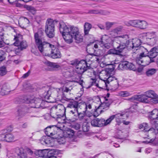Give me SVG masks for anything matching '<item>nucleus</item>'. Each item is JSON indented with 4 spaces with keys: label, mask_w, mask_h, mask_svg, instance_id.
<instances>
[{
    "label": "nucleus",
    "mask_w": 158,
    "mask_h": 158,
    "mask_svg": "<svg viewBox=\"0 0 158 158\" xmlns=\"http://www.w3.org/2000/svg\"><path fill=\"white\" fill-rule=\"evenodd\" d=\"M98 121V127H102L105 125V120L103 118H97Z\"/></svg>",
    "instance_id": "42"
},
{
    "label": "nucleus",
    "mask_w": 158,
    "mask_h": 158,
    "mask_svg": "<svg viewBox=\"0 0 158 158\" xmlns=\"http://www.w3.org/2000/svg\"><path fill=\"white\" fill-rule=\"evenodd\" d=\"M39 142L43 145L49 146H50L51 141L48 137L44 136L41 137L39 140Z\"/></svg>",
    "instance_id": "29"
},
{
    "label": "nucleus",
    "mask_w": 158,
    "mask_h": 158,
    "mask_svg": "<svg viewBox=\"0 0 158 158\" xmlns=\"http://www.w3.org/2000/svg\"><path fill=\"white\" fill-rule=\"evenodd\" d=\"M5 36H4V34L1 32H0V39L1 40H3V39H5Z\"/></svg>",
    "instance_id": "64"
},
{
    "label": "nucleus",
    "mask_w": 158,
    "mask_h": 158,
    "mask_svg": "<svg viewBox=\"0 0 158 158\" xmlns=\"http://www.w3.org/2000/svg\"><path fill=\"white\" fill-rule=\"evenodd\" d=\"M110 37V35H109L108 36L106 35H104L102 36L100 40H108L109 37Z\"/></svg>",
    "instance_id": "59"
},
{
    "label": "nucleus",
    "mask_w": 158,
    "mask_h": 158,
    "mask_svg": "<svg viewBox=\"0 0 158 158\" xmlns=\"http://www.w3.org/2000/svg\"><path fill=\"white\" fill-rule=\"evenodd\" d=\"M57 93L56 91H55L54 92V93ZM53 93H51V90H48L47 92L45 93V94L44 95L45 99L48 100L51 99L52 97L53 96Z\"/></svg>",
    "instance_id": "34"
},
{
    "label": "nucleus",
    "mask_w": 158,
    "mask_h": 158,
    "mask_svg": "<svg viewBox=\"0 0 158 158\" xmlns=\"http://www.w3.org/2000/svg\"><path fill=\"white\" fill-rule=\"evenodd\" d=\"M30 73L31 72L30 71H28L27 72L24 74L22 77L24 78H25L27 77L29 75Z\"/></svg>",
    "instance_id": "61"
},
{
    "label": "nucleus",
    "mask_w": 158,
    "mask_h": 158,
    "mask_svg": "<svg viewBox=\"0 0 158 158\" xmlns=\"http://www.w3.org/2000/svg\"><path fill=\"white\" fill-rule=\"evenodd\" d=\"M80 103L78 101L73 100L67 104L66 109H71L69 110L68 114L71 116L74 113H77V111L78 110V108L79 107Z\"/></svg>",
    "instance_id": "10"
},
{
    "label": "nucleus",
    "mask_w": 158,
    "mask_h": 158,
    "mask_svg": "<svg viewBox=\"0 0 158 158\" xmlns=\"http://www.w3.org/2000/svg\"><path fill=\"white\" fill-rule=\"evenodd\" d=\"M145 94L137 95H135L129 98L128 100L131 102L137 101L144 103H149L150 102L149 99Z\"/></svg>",
    "instance_id": "14"
},
{
    "label": "nucleus",
    "mask_w": 158,
    "mask_h": 158,
    "mask_svg": "<svg viewBox=\"0 0 158 158\" xmlns=\"http://www.w3.org/2000/svg\"><path fill=\"white\" fill-rule=\"evenodd\" d=\"M144 94L148 98H152L153 97L157 96L154 91L150 90L145 92Z\"/></svg>",
    "instance_id": "37"
},
{
    "label": "nucleus",
    "mask_w": 158,
    "mask_h": 158,
    "mask_svg": "<svg viewBox=\"0 0 158 158\" xmlns=\"http://www.w3.org/2000/svg\"><path fill=\"white\" fill-rule=\"evenodd\" d=\"M60 129L56 125L48 126L44 129L45 134L48 137H52L53 138H56L59 135L58 133Z\"/></svg>",
    "instance_id": "7"
},
{
    "label": "nucleus",
    "mask_w": 158,
    "mask_h": 158,
    "mask_svg": "<svg viewBox=\"0 0 158 158\" xmlns=\"http://www.w3.org/2000/svg\"><path fill=\"white\" fill-rule=\"evenodd\" d=\"M90 13L94 14H100L103 15H108L110 14V12L106 10H93L90 11Z\"/></svg>",
    "instance_id": "32"
},
{
    "label": "nucleus",
    "mask_w": 158,
    "mask_h": 158,
    "mask_svg": "<svg viewBox=\"0 0 158 158\" xmlns=\"http://www.w3.org/2000/svg\"><path fill=\"white\" fill-rule=\"evenodd\" d=\"M71 91V90L69 89L67 87H65L64 89L63 90V91H60V93L61 94V95H64L65 94H64V93H66L68 94L70 93V92Z\"/></svg>",
    "instance_id": "52"
},
{
    "label": "nucleus",
    "mask_w": 158,
    "mask_h": 158,
    "mask_svg": "<svg viewBox=\"0 0 158 158\" xmlns=\"http://www.w3.org/2000/svg\"><path fill=\"white\" fill-rule=\"evenodd\" d=\"M34 36L35 40H44L45 34L43 30L40 29L35 33Z\"/></svg>",
    "instance_id": "28"
},
{
    "label": "nucleus",
    "mask_w": 158,
    "mask_h": 158,
    "mask_svg": "<svg viewBox=\"0 0 158 158\" xmlns=\"http://www.w3.org/2000/svg\"><path fill=\"white\" fill-rule=\"evenodd\" d=\"M124 115V114H116L115 115H113L114 117V119L115 118L116 121L118 123H120V119H123L124 118H122V117Z\"/></svg>",
    "instance_id": "40"
},
{
    "label": "nucleus",
    "mask_w": 158,
    "mask_h": 158,
    "mask_svg": "<svg viewBox=\"0 0 158 158\" xmlns=\"http://www.w3.org/2000/svg\"><path fill=\"white\" fill-rule=\"evenodd\" d=\"M73 96V94H71L70 93H68L66 94V95L63 96V98L66 101H69L70 100H73V98L72 97Z\"/></svg>",
    "instance_id": "41"
},
{
    "label": "nucleus",
    "mask_w": 158,
    "mask_h": 158,
    "mask_svg": "<svg viewBox=\"0 0 158 158\" xmlns=\"http://www.w3.org/2000/svg\"><path fill=\"white\" fill-rule=\"evenodd\" d=\"M123 27L122 25H119L110 31V35L111 37L113 38L122 39H127L129 38V36L127 34L123 35L118 36L119 33L122 31Z\"/></svg>",
    "instance_id": "5"
},
{
    "label": "nucleus",
    "mask_w": 158,
    "mask_h": 158,
    "mask_svg": "<svg viewBox=\"0 0 158 158\" xmlns=\"http://www.w3.org/2000/svg\"><path fill=\"white\" fill-rule=\"evenodd\" d=\"M86 112L83 111L79 112L78 110L77 111V113H74L70 116L72 117L71 121L72 122H74L77 120L78 119L80 120H82L85 119Z\"/></svg>",
    "instance_id": "17"
},
{
    "label": "nucleus",
    "mask_w": 158,
    "mask_h": 158,
    "mask_svg": "<svg viewBox=\"0 0 158 158\" xmlns=\"http://www.w3.org/2000/svg\"><path fill=\"white\" fill-rule=\"evenodd\" d=\"M123 65V67L125 68H127L128 69L130 70H132L133 71H135L136 70V68L135 65L132 63L129 62L127 61H123L122 63V64H120V66Z\"/></svg>",
    "instance_id": "27"
},
{
    "label": "nucleus",
    "mask_w": 158,
    "mask_h": 158,
    "mask_svg": "<svg viewBox=\"0 0 158 158\" xmlns=\"http://www.w3.org/2000/svg\"><path fill=\"white\" fill-rule=\"evenodd\" d=\"M147 137H143L144 138H147L148 140L143 142L146 143H151L153 145L158 146V126L154 128H150L148 131L144 132Z\"/></svg>",
    "instance_id": "2"
},
{
    "label": "nucleus",
    "mask_w": 158,
    "mask_h": 158,
    "mask_svg": "<svg viewBox=\"0 0 158 158\" xmlns=\"http://www.w3.org/2000/svg\"><path fill=\"white\" fill-rule=\"evenodd\" d=\"M99 45L102 48H105L107 49H109L111 46V44L110 43H105L102 40H101L99 42Z\"/></svg>",
    "instance_id": "38"
},
{
    "label": "nucleus",
    "mask_w": 158,
    "mask_h": 158,
    "mask_svg": "<svg viewBox=\"0 0 158 158\" xmlns=\"http://www.w3.org/2000/svg\"><path fill=\"white\" fill-rule=\"evenodd\" d=\"M59 30L64 40H83V35L88 39L94 38L93 35L89 33L86 35L82 34L78 27L66 25L62 21L60 22Z\"/></svg>",
    "instance_id": "1"
},
{
    "label": "nucleus",
    "mask_w": 158,
    "mask_h": 158,
    "mask_svg": "<svg viewBox=\"0 0 158 158\" xmlns=\"http://www.w3.org/2000/svg\"><path fill=\"white\" fill-rule=\"evenodd\" d=\"M15 139V136L11 133H8L6 134V142H10L13 141Z\"/></svg>",
    "instance_id": "36"
},
{
    "label": "nucleus",
    "mask_w": 158,
    "mask_h": 158,
    "mask_svg": "<svg viewBox=\"0 0 158 158\" xmlns=\"http://www.w3.org/2000/svg\"><path fill=\"white\" fill-rule=\"evenodd\" d=\"M4 52L2 50H0V62L5 60V57L4 56Z\"/></svg>",
    "instance_id": "51"
},
{
    "label": "nucleus",
    "mask_w": 158,
    "mask_h": 158,
    "mask_svg": "<svg viewBox=\"0 0 158 158\" xmlns=\"http://www.w3.org/2000/svg\"><path fill=\"white\" fill-rule=\"evenodd\" d=\"M14 43L15 46L19 47L21 50L26 49L27 46V43L25 40H15Z\"/></svg>",
    "instance_id": "23"
},
{
    "label": "nucleus",
    "mask_w": 158,
    "mask_h": 158,
    "mask_svg": "<svg viewBox=\"0 0 158 158\" xmlns=\"http://www.w3.org/2000/svg\"><path fill=\"white\" fill-rule=\"evenodd\" d=\"M139 40L141 39H150L157 38V36L154 32L143 33L139 36Z\"/></svg>",
    "instance_id": "20"
},
{
    "label": "nucleus",
    "mask_w": 158,
    "mask_h": 158,
    "mask_svg": "<svg viewBox=\"0 0 158 158\" xmlns=\"http://www.w3.org/2000/svg\"><path fill=\"white\" fill-rule=\"evenodd\" d=\"M118 94L119 96L122 97H127L131 95L127 91H120L118 93Z\"/></svg>",
    "instance_id": "46"
},
{
    "label": "nucleus",
    "mask_w": 158,
    "mask_h": 158,
    "mask_svg": "<svg viewBox=\"0 0 158 158\" xmlns=\"http://www.w3.org/2000/svg\"><path fill=\"white\" fill-rule=\"evenodd\" d=\"M148 114V119L151 124L155 126L158 125V110L155 109Z\"/></svg>",
    "instance_id": "11"
},
{
    "label": "nucleus",
    "mask_w": 158,
    "mask_h": 158,
    "mask_svg": "<svg viewBox=\"0 0 158 158\" xmlns=\"http://www.w3.org/2000/svg\"><path fill=\"white\" fill-rule=\"evenodd\" d=\"M66 139L64 137H61L58 139V142L60 144H64L66 142Z\"/></svg>",
    "instance_id": "56"
},
{
    "label": "nucleus",
    "mask_w": 158,
    "mask_h": 158,
    "mask_svg": "<svg viewBox=\"0 0 158 158\" xmlns=\"http://www.w3.org/2000/svg\"><path fill=\"white\" fill-rule=\"evenodd\" d=\"M139 50H141L142 52L148 55V52L146 48H144L143 46H141L139 47Z\"/></svg>",
    "instance_id": "55"
},
{
    "label": "nucleus",
    "mask_w": 158,
    "mask_h": 158,
    "mask_svg": "<svg viewBox=\"0 0 158 158\" xmlns=\"http://www.w3.org/2000/svg\"><path fill=\"white\" fill-rule=\"evenodd\" d=\"M101 99L104 101L102 102L101 99L99 98V100L101 101V104L96 109L94 113L93 114L91 113L90 114H87V116L90 118V119L92 118L93 117L98 116L102 112L108 110L110 105L112 102L111 100L107 99L106 97H102Z\"/></svg>",
    "instance_id": "3"
},
{
    "label": "nucleus",
    "mask_w": 158,
    "mask_h": 158,
    "mask_svg": "<svg viewBox=\"0 0 158 158\" xmlns=\"http://www.w3.org/2000/svg\"><path fill=\"white\" fill-rule=\"evenodd\" d=\"M148 25V23L145 20L138 19L134 20V27L143 30L147 28Z\"/></svg>",
    "instance_id": "18"
},
{
    "label": "nucleus",
    "mask_w": 158,
    "mask_h": 158,
    "mask_svg": "<svg viewBox=\"0 0 158 158\" xmlns=\"http://www.w3.org/2000/svg\"><path fill=\"white\" fill-rule=\"evenodd\" d=\"M129 40L126 41L125 43L120 44L117 48V49H111L107 52L108 54L116 55H120L123 51V49L126 47H128L129 44Z\"/></svg>",
    "instance_id": "9"
},
{
    "label": "nucleus",
    "mask_w": 158,
    "mask_h": 158,
    "mask_svg": "<svg viewBox=\"0 0 158 158\" xmlns=\"http://www.w3.org/2000/svg\"><path fill=\"white\" fill-rule=\"evenodd\" d=\"M86 60H86H81L79 61L75 70L77 73L79 74H82L90 68L89 64L87 63Z\"/></svg>",
    "instance_id": "8"
},
{
    "label": "nucleus",
    "mask_w": 158,
    "mask_h": 158,
    "mask_svg": "<svg viewBox=\"0 0 158 158\" xmlns=\"http://www.w3.org/2000/svg\"><path fill=\"white\" fill-rule=\"evenodd\" d=\"M22 36L20 34H17L16 36L15 37L14 40H19V39H22Z\"/></svg>",
    "instance_id": "60"
},
{
    "label": "nucleus",
    "mask_w": 158,
    "mask_h": 158,
    "mask_svg": "<svg viewBox=\"0 0 158 158\" xmlns=\"http://www.w3.org/2000/svg\"><path fill=\"white\" fill-rule=\"evenodd\" d=\"M91 81L90 82L91 83V85H93L96 84V79H93L91 78Z\"/></svg>",
    "instance_id": "63"
},
{
    "label": "nucleus",
    "mask_w": 158,
    "mask_h": 158,
    "mask_svg": "<svg viewBox=\"0 0 158 158\" xmlns=\"http://www.w3.org/2000/svg\"><path fill=\"white\" fill-rule=\"evenodd\" d=\"M6 134H2L1 133L0 135V140L1 141H6Z\"/></svg>",
    "instance_id": "58"
},
{
    "label": "nucleus",
    "mask_w": 158,
    "mask_h": 158,
    "mask_svg": "<svg viewBox=\"0 0 158 158\" xmlns=\"http://www.w3.org/2000/svg\"><path fill=\"white\" fill-rule=\"evenodd\" d=\"M152 98L149 99L150 102L154 103H158V95H157V96L153 97Z\"/></svg>",
    "instance_id": "48"
},
{
    "label": "nucleus",
    "mask_w": 158,
    "mask_h": 158,
    "mask_svg": "<svg viewBox=\"0 0 158 158\" xmlns=\"http://www.w3.org/2000/svg\"><path fill=\"white\" fill-rule=\"evenodd\" d=\"M56 110V117L55 116H51L54 118H60L64 117L65 115L66 109L62 104H58L54 107Z\"/></svg>",
    "instance_id": "13"
},
{
    "label": "nucleus",
    "mask_w": 158,
    "mask_h": 158,
    "mask_svg": "<svg viewBox=\"0 0 158 158\" xmlns=\"http://www.w3.org/2000/svg\"><path fill=\"white\" fill-rule=\"evenodd\" d=\"M74 131L70 128H68L64 132V135L66 137L70 138L72 137L74 134Z\"/></svg>",
    "instance_id": "33"
},
{
    "label": "nucleus",
    "mask_w": 158,
    "mask_h": 158,
    "mask_svg": "<svg viewBox=\"0 0 158 158\" xmlns=\"http://www.w3.org/2000/svg\"><path fill=\"white\" fill-rule=\"evenodd\" d=\"M115 24L114 22H106L105 23V27L106 30H108Z\"/></svg>",
    "instance_id": "44"
},
{
    "label": "nucleus",
    "mask_w": 158,
    "mask_h": 158,
    "mask_svg": "<svg viewBox=\"0 0 158 158\" xmlns=\"http://www.w3.org/2000/svg\"><path fill=\"white\" fill-rule=\"evenodd\" d=\"M51 153V151L48 152V150L46 149L37 150L35 152V154L36 156L44 158L48 157V155Z\"/></svg>",
    "instance_id": "22"
},
{
    "label": "nucleus",
    "mask_w": 158,
    "mask_h": 158,
    "mask_svg": "<svg viewBox=\"0 0 158 158\" xmlns=\"http://www.w3.org/2000/svg\"><path fill=\"white\" fill-rule=\"evenodd\" d=\"M92 104L89 102H85V110L84 111H85V112L90 111L92 108Z\"/></svg>",
    "instance_id": "45"
},
{
    "label": "nucleus",
    "mask_w": 158,
    "mask_h": 158,
    "mask_svg": "<svg viewBox=\"0 0 158 158\" xmlns=\"http://www.w3.org/2000/svg\"><path fill=\"white\" fill-rule=\"evenodd\" d=\"M98 121L97 118L92 120L91 122V123L92 126L98 127Z\"/></svg>",
    "instance_id": "53"
},
{
    "label": "nucleus",
    "mask_w": 158,
    "mask_h": 158,
    "mask_svg": "<svg viewBox=\"0 0 158 158\" xmlns=\"http://www.w3.org/2000/svg\"><path fill=\"white\" fill-rule=\"evenodd\" d=\"M33 101V97L31 96H27L24 97L23 99V102L26 103H30Z\"/></svg>",
    "instance_id": "35"
},
{
    "label": "nucleus",
    "mask_w": 158,
    "mask_h": 158,
    "mask_svg": "<svg viewBox=\"0 0 158 158\" xmlns=\"http://www.w3.org/2000/svg\"><path fill=\"white\" fill-rule=\"evenodd\" d=\"M148 124L146 123H143L142 124H139V128L140 129H143L144 130L146 129V128L148 127Z\"/></svg>",
    "instance_id": "50"
},
{
    "label": "nucleus",
    "mask_w": 158,
    "mask_h": 158,
    "mask_svg": "<svg viewBox=\"0 0 158 158\" xmlns=\"http://www.w3.org/2000/svg\"><path fill=\"white\" fill-rule=\"evenodd\" d=\"M134 20H130L128 21L124 22V24L126 26L128 27L132 26L134 27Z\"/></svg>",
    "instance_id": "47"
},
{
    "label": "nucleus",
    "mask_w": 158,
    "mask_h": 158,
    "mask_svg": "<svg viewBox=\"0 0 158 158\" xmlns=\"http://www.w3.org/2000/svg\"><path fill=\"white\" fill-rule=\"evenodd\" d=\"M79 62V61H78L77 60H75L71 61V62L70 64L73 66H75L76 68L77 66L78 65Z\"/></svg>",
    "instance_id": "54"
},
{
    "label": "nucleus",
    "mask_w": 158,
    "mask_h": 158,
    "mask_svg": "<svg viewBox=\"0 0 158 158\" xmlns=\"http://www.w3.org/2000/svg\"><path fill=\"white\" fill-rule=\"evenodd\" d=\"M45 102L43 101L40 98H33V101L31 102L30 107L31 108H42V109L45 108L44 103Z\"/></svg>",
    "instance_id": "16"
},
{
    "label": "nucleus",
    "mask_w": 158,
    "mask_h": 158,
    "mask_svg": "<svg viewBox=\"0 0 158 158\" xmlns=\"http://www.w3.org/2000/svg\"><path fill=\"white\" fill-rule=\"evenodd\" d=\"M157 56H158V47H155L148 52L146 58L147 60H148V58H149L148 61L150 64L154 62V58Z\"/></svg>",
    "instance_id": "15"
},
{
    "label": "nucleus",
    "mask_w": 158,
    "mask_h": 158,
    "mask_svg": "<svg viewBox=\"0 0 158 158\" xmlns=\"http://www.w3.org/2000/svg\"><path fill=\"white\" fill-rule=\"evenodd\" d=\"M89 129V127L87 124L83 125L82 126V129L84 131L87 132L88 131Z\"/></svg>",
    "instance_id": "57"
},
{
    "label": "nucleus",
    "mask_w": 158,
    "mask_h": 158,
    "mask_svg": "<svg viewBox=\"0 0 158 158\" xmlns=\"http://www.w3.org/2000/svg\"><path fill=\"white\" fill-rule=\"evenodd\" d=\"M47 65L48 67V69L50 71H53L60 69H61L60 66L56 63L48 62Z\"/></svg>",
    "instance_id": "25"
},
{
    "label": "nucleus",
    "mask_w": 158,
    "mask_h": 158,
    "mask_svg": "<svg viewBox=\"0 0 158 158\" xmlns=\"http://www.w3.org/2000/svg\"><path fill=\"white\" fill-rule=\"evenodd\" d=\"M92 27V25L91 24L87 22H86L85 23L84 26V35H86L89 33Z\"/></svg>",
    "instance_id": "31"
},
{
    "label": "nucleus",
    "mask_w": 158,
    "mask_h": 158,
    "mask_svg": "<svg viewBox=\"0 0 158 158\" xmlns=\"http://www.w3.org/2000/svg\"><path fill=\"white\" fill-rule=\"evenodd\" d=\"M14 151L18 156V158H27V153L24 152L23 148H17L15 149Z\"/></svg>",
    "instance_id": "26"
},
{
    "label": "nucleus",
    "mask_w": 158,
    "mask_h": 158,
    "mask_svg": "<svg viewBox=\"0 0 158 158\" xmlns=\"http://www.w3.org/2000/svg\"><path fill=\"white\" fill-rule=\"evenodd\" d=\"M114 115H112L110 116L109 118L106 119L105 120V125H107L108 124H109L111 121L114 119Z\"/></svg>",
    "instance_id": "49"
},
{
    "label": "nucleus",
    "mask_w": 158,
    "mask_h": 158,
    "mask_svg": "<svg viewBox=\"0 0 158 158\" xmlns=\"http://www.w3.org/2000/svg\"><path fill=\"white\" fill-rule=\"evenodd\" d=\"M97 26L101 30H104L106 28L103 25L101 24H98Z\"/></svg>",
    "instance_id": "62"
},
{
    "label": "nucleus",
    "mask_w": 158,
    "mask_h": 158,
    "mask_svg": "<svg viewBox=\"0 0 158 158\" xmlns=\"http://www.w3.org/2000/svg\"><path fill=\"white\" fill-rule=\"evenodd\" d=\"M106 74L105 75L107 77H104V79H101L104 81V83L106 87V89L107 88V84H110L112 87L114 88H117L118 86V83L117 79L114 76H109L108 74L106 73Z\"/></svg>",
    "instance_id": "6"
},
{
    "label": "nucleus",
    "mask_w": 158,
    "mask_h": 158,
    "mask_svg": "<svg viewBox=\"0 0 158 158\" xmlns=\"http://www.w3.org/2000/svg\"><path fill=\"white\" fill-rule=\"evenodd\" d=\"M156 72V69L154 68L149 69L146 72V74L147 76L150 77L155 74Z\"/></svg>",
    "instance_id": "39"
},
{
    "label": "nucleus",
    "mask_w": 158,
    "mask_h": 158,
    "mask_svg": "<svg viewBox=\"0 0 158 158\" xmlns=\"http://www.w3.org/2000/svg\"><path fill=\"white\" fill-rule=\"evenodd\" d=\"M36 44L39 51L41 53L44 51V49L47 48L48 49L51 46V44L44 41L43 42L42 40H35Z\"/></svg>",
    "instance_id": "21"
},
{
    "label": "nucleus",
    "mask_w": 158,
    "mask_h": 158,
    "mask_svg": "<svg viewBox=\"0 0 158 158\" xmlns=\"http://www.w3.org/2000/svg\"><path fill=\"white\" fill-rule=\"evenodd\" d=\"M7 73L6 67L3 66L0 67V76H3Z\"/></svg>",
    "instance_id": "43"
},
{
    "label": "nucleus",
    "mask_w": 158,
    "mask_h": 158,
    "mask_svg": "<svg viewBox=\"0 0 158 158\" xmlns=\"http://www.w3.org/2000/svg\"><path fill=\"white\" fill-rule=\"evenodd\" d=\"M148 60H147L146 57L144 58H140L138 57L136 58L135 61L137 64L139 65H141L143 67L146 66L149 64V62Z\"/></svg>",
    "instance_id": "24"
},
{
    "label": "nucleus",
    "mask_w": 158,
    "mask_h": 158,
    "mask_svg": "<svg viewBox=\"0 0 158 158\" xmlns=\"http://www.w3.org/2000/svg\"><path fill=\"white\" fill-rule=\"evenodd\" d=\"M48 49L49 50H51V55L52 58H59L61 57V55L60 51L54 45L51 44V46L49 47Z\"/></svg>",
    "instance_id": "19"
},
{
    "label": "nucleus",
    "mask_w": 158,
    "mask_h": 158,
    "mask_svg": "<svg viewBox=\"0 0 158 158\" xmlns=\"http://www.w3.org/2000/svg\"><path fill=\"white\" fill-rule=\"evenodd\" d=\"M10 92L8 86L6 84H4L1 88V94L2 95H5L8 94Z\"/></svg>",
    "instance_id": "30"
},
{
    "label": "nucleus",
    "mask_w": 158,
    "mask_h": 158,
    "mask_svg": "<svg viewBox=\"0 0 158 158\" xmlns=\"http://www.w3.org/2000/svg\"><path fill=\"white\" fill-rule=\"evenodd\" d=\"M45 32L49 38H53L55 36L54 22L52 19H49L46 21Z\"/></svg>",
    "instance_id": "4"
},
{
    "label": "nucleus",
    "mask_w": 158,
    "mask_h": 158,
    "mask_svg": "<svg viewBox=\"0 0 158 158\" xmlns=\"http://www.w3.org/2000/svg\"><path fill=\"white\" fill-rule=\"evenodd\" d=\"M18 112L19 115L21 117L23 116L26 114L31 117H36V114L39 112L38 111H36L34 110L28 109L27 111H25L24 109L22 107L18 109Z\"/></svg>",
    "instance_id": "12"
}]
</instances>
